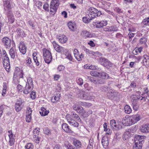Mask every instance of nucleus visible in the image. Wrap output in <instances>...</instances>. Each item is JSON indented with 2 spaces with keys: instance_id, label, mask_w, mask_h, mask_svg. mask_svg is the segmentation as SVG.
<instances>
[{
  "instance_id": "1",
  "label": "nucleus",
  "mask_w": 149,
  "mask_h": 149,
  "mask_svg": "<svg viewBox=\"0 0 149 149\" xmlns=\"http://www.w3.org/2000/svg\"><path fill=\"white\" fill-rule=\"evenodd\" d=\"M66 118L70 124L74 127H77L79 126V124L74 120V119L80 122L82 121L79 116L74 112H71L70 114H67Z\"/></svg>"
},
{
  "instance_id": "2",
  "label": "nucleus",
  "mask_w": 149,
  "mask_h": 149,
  "mask_svg": "<svg viewBox=\"0 0 149 149\" xmlns=\"http://www.w3.org/2000/svg\"><path fill=\"white\" fill-rule=\"evenodd\" d=\"M87 13L88 16L91 19H94L97 16H100L102 14L101 11L98 10L95 8L91 7L89 8Z\"/></svg>"
},
{
  "instance_id": "3",
  "label": "nucleus",
  "mask_w": 149,
  "mask_h": 149,
  "mask_svg": "<svg viewBox=\"0 0 149 149\" xmlns=\"http://www.w3.org/2000/svg\"><path fill=\"white\" fill-rule=\"evenodd\" d=\"M59 4L58 0H52L51 1L50 6L51 14L53 15L55 14Z\"/></svg>"
},
{
  "instance_id": "4",
  "label": "nucleus",
  "mask_w": 149,
  "mask_h": 149,
  "mask_svg": "<svg viewBox=\"0 0 149 149\" xmlns=\"http://www.w3.org/2000/svg\"><path fill=\"white\" fill-rule=\"evenodd\" d=\"M43 56L45 62L49 63L52 60V56L50 52L46 49H43Z\"/></svg>"
},
{
  "instance_id": "5",
  "label": "nucleus",
  "mask_w": 149,
  "mask_h": 149,
  "mask_svg": "<svg viewBox=\"0 0 149 149\" xmlns=\"http://www.w3.org/2000/svg\"><path fill=\"white\" fill-rule=\"evenodd\" d=\"M107 24V21L106 20L101 21H96L93 23V25L95 26L97 28H100L104 26H105Z\"/></svg>"
},
{
  "instance_id": "6",
  "label": "nucleus",
  "mask_w": 149,
  "mask_h": 149,
  "mask_svg": "<svg viewBox=\"0 0 149 149\" xmlns=\"http://www.w3.org/2000/svg\"><path fill=\"white\" fill-rule=\"evenodd\" d=\"M24 102L22 100L20 99L17 101L15 105V109L16 111L18 112L22 109L24 107Z\"/></svg>"
},
{
  "instance_id": "7",
  "label": "nucleus",
  "mask_w": 149,
  "mask_h": 149,
  "mask_svg": "<svg viewBox=\"0 0 149 149\" xmlns=\"http://www.w3.org/2000/svg\"><path fill=\"white\" fill-rule=\"evenodd\" d=\"M99 61L102 65L105 67L111 65V63L104 58L101 57L99 58Z\"/></svg>"
},
{
  "instance_id": "8",
  "label": "nucleus",
  "mask_w": 149,
  "mask_h": 149,
  "mask_svg": "<svg viewBox=\"0 0 149 149\" xmlns=\"http://www.w3.org/2000/svg\"><path fill=\"white\" fill-rule=\"evenodd\" d=\"M3 44L6 48L10 49L11 47V40L8 37H4L2 39Z\"/></svg>"
},
{
  "instance_id": "9",
  "label": "nucleus",
  "mask_w": 149,
  "mask_h": 149,
  "mask_svg": "<svg viewBox=\"0 0 149 149\" xmlns=\"http://www.w3.org/2000/svg\"><path fill=\"white\" fill-rule=\"evenodd\" d=\"M130 117V120L131 121L132 124L136 123L140 120V115L138 114L132 115Z\"/></svg>"
},
{
  "instance_id": "10",
  "label": "nucleus",
  "mask_w": 149,
  "mask_h": 149,
  "mask_svg": "<svg viewBox=\"0 0 149 149\" xmlns=\"http://www.w3.org/2000/svg\"><path fill=\"white\" fill-rule=\"evenodd\" d=\"M144 136L137 135L134 137V142L135 143L139 144L142 145L144 141Z\"/></svg>"
},
{
  "instance_id": "11",
  "label": "nucleus",
  "mask_w": 149,
  "mask_h": 149,
  "mask_svg": "<svg viewBox=\"0 0 149 149\" xmlns=\"http://www.w3.org/2000/svg\"><path fill=\"white\" fill-rule=\"evenodd\" d=\"M4 9L7 13L12 12L10 3L9 1H5L4 2Z\"/></svg>"
},
{
  "instance_id": "12",
  "label": "nucleus",
  "mask_w": 149,
  "mask_h": 149,
  "mask_svg": "<svg viewBox=\"0 0 149 149\" xmlns=\"http://www.w3.org/2000/svg\"><path fill=\"white\" fill-rule=\"evenodd\" d=\"M26 47L24 43L22 41L19 43V49L20 52L23 54H24L26 52Z\"/></svg>"
},
{
  "instance_id": "13",
  "label": "nucleus",
  "mask_w": 149,
  "mask_h": 149,
  "mask_svg": "<svg viewBox=\"0 0 149 149\" xmlns=\"http://www.w3.org/2000/svg\"><path fill=\"white\" fill-rule=\"evenodd\" d=\"M122 123L125 126H130L132 125V123L130 119V117L125 116L123 118L122 120Z\"/></svg>"
},
{
  "instance_id": "14",
  "label": "nucleus",
  "mask_w": 149,
  "mask_h": 149,
  "mask_svg": "<svg viewBox=\"0 0 149 149\" xmlns=\"http://www.w3.org/2000/svg\"><path fill=\"white\" fill-rule=\"evenodd\" d=\"M56 38L59 41L62 43H65L67 41V37L64 35H57Z\"/></svg>"
},
{
  "instance_id": "15",
  "label": "nucleus",
  "mask_w": 149,
  "mask_h": 149,
  "mask_svg": "<svg viewBox=\"0 0 149 149\" xmlns=\"http://www.w3.org/2000/svg\"><path fill=\"white\" fill-rule=\"evenodd\" d=\"M87 79L89 80L91 82H93V83L95 84H102L103 83V81H102L101 79H95L93 77H87Z\"/></svg>"
},
{
  "instance_id": "16",
  "label": "nucleus",
  "mask_w": 149,
  "mask_h": 149,
  "mask_svg": "<svg viewBox=\"0 0 149 149\" xmlns=\"http://www.w3.org/2000/svg\"><path fill=\"white\" fill-rule=\"evenodd\" d=\"M6 13L8 19V22L10 24L13 23L15 21V19L12 12H8Z\"/></svg>"
},
{
  "instance_id": "17",
  "label": "nucleus",
  "mask_w": 149,
  "mask_h": 149,
  "mask_svg": "<svg viewBox=\"0 0 149 149\" xmlns=\"http://www.w3.org/2000/svg\"><path fill=\"white\" fill-rule=\"evenodd\" d=\"M102 143L103 147L106 148L109 144L108 138L107 136H103L102 139Z\"/></svg>"
},
{
  "instance_id": "18",
  "label": "nucleus",
  "mask_w": 149,
  "mask_h": 149,
  "mask_svg": "<svg viewBox=\"0 0 149 149\" xmlns=\"http://www.w3.org/2000/svg\"><path fill=\"white\" fill-rule=\"evenodd\" d=\"M110 125L111 128L113 130H117L119 129V126L117 125L115 120H110Z\"/></svg>"
},
{
  "instance_id": "19",
  "label": "nucleus",
  "mask_w": 149,
  "mask_h": 149,
  "mask_svg": "<svg viewBox=\"0 0 149 149\" xmlns=\"http://www.w3.org/2000/svg\"><path fill=\"white\" fill-rule=\"evenodd\" d=\"M116 95V93L113 90H109L107 93L108 98L111 100L113 99Z\"/></svg>"
},
{
  "instance_id": "20",
  "label": "nucleus",
  "mask_w": 149,
  "mask_h": 149,
  "mask_svg": "<svg viewBox=\"0 0 149 149\" xmlns=\"http://www.w3.org/2000/svg\"><path fill=\"white\" fill-rule=\"evenodd\" d=\"M33 86H32L31 84L30 86L27 84H26L25 88L23 91V93L25 94H28L32 90Z\"/></svg>"
},
{
  "instance_id": "21",
  "label": "nucleus",
  "mask_w": 149,
  "mask_h": 149,
  "mask_svg": "<svg viewBox=\"0 0 149 149\" xmlns=\"http://www.w3.org/2000/svg\"><path fill=\"white\" fill-rule=\"evenodd\" d=\"M60 93L58 92L56 95H54L51 98V101L53 103H55L59 100L60 97Z\"/></svg>"
},
{
  "instance_id": "22",
  "label": "nucleus",
  "mask_w": 149,
  "mask_h": 149,
  "mask_svg": "<svg viewBox=\"0 0 149 149\" xmlns=\"http://www.w3.org/2000/svg\"><path fill=\"white\" fill-rule=\"evenodd\" d=\"M81 98L84 100H88L92 98V96L87 93L82 92L81 94Z\"/></svg>"
},
{
  "instance_id": "23",
  "label": "nucleus",
  "mask_w": 149,
  "mask_h": 149,
  "mask_svg": "<svg viewBox=\"0 0 149 149\" xmlns=\"http://www.w3.org/2000/svg\"><path fill=\"white\" fill-rule=\"evenodd\" d=\"M80 105V104L76 103L73 106V109L79 113V112H80L83 109V108L81 107Z\"/></svg>"
},
{
  "instance_id": "24",
  "label": "nucleus",
  "mask_w": 149,
  "mask_h": 149,
  "mask_svg": "<svg viewBox=\"0 0 149 149\" xmlns=\"http://www.w3.org/2000/svg\"><path fill=\"white\" fill-rule=\"evenodd\" d=\"M62 127L63 130L67 133H72V131L70 128L69 127L68 124L66 123H63L62 124Z\"/></svg>"
},
{
  "instance_id": "25",
  "label": "nucleus",
  "mask_w": 149,
  "mask_h": 149,
  "mask_svg": "<svg viewBox=\"0 0 149 149\" xmlns=\"http://www.w3.org/2000/svg\"><path fill=\"white\" fill-rule=\"evenodd\" d=\"M142 132L144 133H148L149 132V125H145L142 126L141 128Z\"/></svg>"
},
{
  "instance_id": "26",
  "label": "nucleus",
  "mask_w": 149,
  "mask_h": 149,
  "mask_svg": "<svg viewBox=\"0 0 149 149\" xmlns=\"http://www.w3.org/2000/svg\"><path fill=\"white\" fill-rule=\"evenodd\" d=\"M40 114L42 116H44L47 115L49 113V111L44 107H42L40 111Z\"/></svg>"
},
{
  "instance_id": "27",
  "label": "nucleus",
  "mask_w": 149,
  "mask_h": 149,
  "mask_svg": "<svg viewBox=\"0 0 149 149\" xmlns=\"http://www.w3.org/2000/svg\"><path fill=\"white\" fill-rule=\"evenodd\" d=\"M109 77L108 74L105 72H100L99 76L98 77H100L103 79H107Z\"/></svg>"
},
{
  "instance_id": "28",
  "label": "nucleus",
  "mask_w": 149,
  "mask_h": 149,
  "mask_svg": "<svg viewBox=\"0 0 149 149\" xmlns=\"http://www.w3.org/2000/svg\"><path fill=\"white\" fill-rule=\"evenodd\" d=\"M3 65L4 67L6 70L10 68V63L9 60H3Z\"/></svg>"
},
{
  "instance_id": "29",
  "label": "nucleus",
  "mask_w": 149,
  "mask_h": 149,
  "mask_svg": "<svg viewBox=\"0 0 149 149\" xmlns=\"http://www.w3.org/2000/svg\"><path fill=\"white\" fill-rule=\"evenodd\" d=\"M73 144L76 148H81L82 146L81 142L79 141L76 139L74 140Z\"/></svg>"
},
{
  "instance_id": "30",
  "label": "nucleus",
  "mask_w": 149,
  "mask_h": 149,
  "mask_svg": "<svg viewBox=\"0 0 149 149\" xmlns=\"http://www.w3.org/2000/svg\"><path fill=\"white\" fill-rule=\"evenodd\" d=\"M16 31L19 36H23L25 35V33H24V31L20 28H18L17 29Z\"/></svg>"
},
{
  "instance_id": "31",
  "label": "nucleus",
  "mask_w": 149,
  "mask_h": 149,
  "mask_svg": "<svg viewBox=\"0 0 149 149\" xmlns=\"http://www.w3.org/2000/svg\"><path fill=\"white\" fill-rule=\"evenodd\" d=\"M125 112L127 114L130 113L132 111V110L130 106L128 105L125 106L124 107Z\"/></svg>"
},
{
  "instance_id": "32",
  "label": "nucleus",
  "mask_w": 149,
  "mask_h": 149,
  "mask_svg": "<svg viewBox=\"0 0 149 149\" xmlns=\"http://www.w3.org/2000/svg\"><path fill=\"white\" fill-rule=\"evenodd\" d=\"M143 63H145L146 65L147 63H149V56L147 55H144L143 56Z\"/></svg>"
},
{
  "instance_id": "33",
  "label": "nucleus",
  "mask_w": 149,
  "mask_h": 149,
  "mask_svg": "<svg viewBox=\"0 0 149 149\" xmlns=\"http://www.w3.org/2000/svg\"><path fill=\"white\" fill-rule=\"evenodd\" d=\"M9 54L11 57L12 58H14L15 56V51L13 47L11 48L10 50Z\"/></svg>"
},
{
  "instance_id": "34",
  "label": "nucleus",
  "mask_w": 149,
  "mask_h": 149,
  "mask_svg": "<svg viewBox=\"0 0 149 149\" xmlns=\"http://www.w3.org/2000/svg\"><path fill=\"white\" fill-rule=\"evenodd\" d=\"M63 47L60 46L58 45H56V46L54 47L55 50L58 52L62 53V50Z\"/></svg>"
},
{
  "instance_id": "35",
  "label": "nucleus",
  "mask_w": 149,
  "mask_h": 149,
  "mask_svg": "<svg viewBox=\"0 0 149 149\" xmlns=\"http://www.w3.org/2000/svg\"><path fill=\"white\" fill-rule=\"evenodd\" d=\"M68 26L69 29L72 31H73L74 29V24L72 22H69L67 24Z\"/></svg>"
},
{
  "instance_id": "36",
  "label": "nucleus",
  "mask_w": 149,
  "mask_h": 149,
  "mask_svg": "<svg viewBox=\"0 0 149 149\" xmlns=\"http://www.w3.org/2000/svg\"><path fill=\"white\" fill-rule=\"evenodd\" d=\"M82 33L84 35V36L87 38L91 37H92V35L90 33V32L86 31H83Z\"/></svg>"
},
{
  "instance_id": "37",
  "label": "nucleus",
  "mask_w": 149,
  "mask_h": 149,
  "mask_svg": "<svg viewBox=\"0 0 149 149\" xmlns=\"http://www.w3.org/2000/svg\"><path fill=\"white\" fill-rule=\"evenodd\" d=\"M80 104L86 107H90L91 105V103L85 102H80Z\"/></svg>"
},
{
  "instance_id": "38",
  "label": "nucleus",
  "mask_w": 149,
  "mask_h": 149,
  "mask_svg": "<svg viewBox=\"0 0 149 149\" xmlns=\"http://www.w3.org/2000/svg\"><path fill=\"white\" fill-rule=\"evenodd\" d=\"M99 73L100 72L96 71H91L90 72V74L93 76L98 77V76H99Z\"/></svg>"
},
{
  "instance_id": "39",
  "label": "nucleus",
  "mask_w": 149,
  "mask_h": 149,
  "mask_svg": "<svg viewBox=\"0 0 149 149\" xmlns=\"http://www.w3.org/2000/svg\"><path fill=\"white\" fill-rule=\"evenodd\" d=\"M93 143L92 140H89V143L87 147V149H93Z\"/></svg>"
},
{
  "instance_id": "40",
  "label": "nucleus",
  "mask_w": 149,
  "mask_h": 149,
  "mask_svg": "<svg viewBox=\"0 0 149 149\" xmlns=\"http://www.w3.org/2000/svg\"><path fill=\"white\" fill-rule=\"evenodd\" d=\"M39 131L37 130V129H35L33 131V137H37L38 136V133Z\"/></svg>"
},
{
  "instance_id": "41",
  "label": "nucleus",
  "mask_w": 149,
  "mask_h": 149,
  "mask_svg": "<svg viewBox=\"0 0 149 149\" xmlns=\"http://www.w3.org/2000/svg\"><path fill=\"white\" fill-rule=\"evenodd\" d=\"M26 84H27L28 85H29L30 86L31 85H32V86H33V80L32 78L31 77H28L27 79V82Z\"/></svg>"
},
{
  "instance_id": "42",
  "label": "nucleus",
  "mask_w": 149,
  "mask_h": 149,
  "mask_svg": "<svg viewBox=\"0 0 149 149\" xmlns=\"http://www.w3.org/2000/svg\"><path fill=\"white\" fill-rule=\"evenodd\" d=\"M133 97L134 99H136L137 100H142L143 99L144 100V101H146V98L145 97H143L139 95H134Z\"/></svg>"
},
{
  "instance_id": "43",
  "label": "nucleus",
  "mask_w": 149,
  "mask_h": 149,
  "mask_svg": "<svg viewBox=\"0 0 149 149\" xmlns=\"http://www.w3.org/2000/svg\"><path fill=\"white\" fill-rule=\"evenodd\" d=\"M79 113L84 118L87 117L86 112L84 109L80 112H79Z\"/></svg>"
},
{
  "instance_id": "44",
  "label": "nucleus",
  "mask_w": 149,
  "mask_h": 149,
  "mask_svg": "<svg viewBox=\"0 0 149 149\" xmlns=\"http://www.w3.org/2000/svg\"><path fill=\"white\" fill-rule=\"evenodd\" d=\"M91 20L90 19V18L89 17L88 18L87 17H84L82 18L83 21L86 23H89Z\"/></svg>"
},
{
  "instance_id": "45",
  "label": "nucleus",
  "mask_w": 149,
  "mask_h": 149,
  "mask_svg": "<svg viewBox=\"0 0 149 149\" xmlns=\"http://www.w3.org/2000/svg\"><path fill=\"white\" fill-rule=\"evenodd\" d=\"M124 134L126 135L127 136H128L129 137H131L132 135L131 133V130L130 129H127L126 130Z\"/></svg>"
},
{
  "instance_id": "46",
  "label": "nucleus",
  "mask_w": 149,
  "mask_h": 149,
  "mask_svg": "<svg viewBox=\"0 0 149 149\" xmlns=\"http://www.w3.org/2000/svg\"><path fill=\"white\" fill-rule=\"evenodd\" d=\"M33 145L31 143H27L25 146L26 149H33Z\"/></svg>"
},
{
  "instance_id": "47",
  "label": "nucleus",
  "mask_w": 149,
  "mask_h": 149,
  "mask_svg": "<svg viewBox=\"0 0 149 149\" xmlns=\"http://www.w3.org/2000/svg\"><path fill=\"white\" fill-rule=\"evenodd\" d=\"M147 39L145 38H142L140 40V43L141 44H145L147 42Z\"/></svg>"
},
{
  "instance_id": "48",
  "label": "nucleus",
  "mask_w": 149,
  "mask_h": 149,
  "mask_svg": "<svg viewBox=\"0 0 149 149\" xmlns=\"http://www.w3.org/2000/svg\"><path fill=\"white\" fill-rule=\"evenodd\" d=\"M142 145L139 144L135 143V144L133 146V149H141Z\"/></svg>"
},
{
  "instance_id": "49",
  "label": "nucleus",
  "mask_w": 149,
  "mask_h": 149,
  "mask_svg": "<svg viewBox=\"0 0 149 149\" xmlns=\"http://www.w3.org/2000/svg\"><path fill=\"white\" fill-rule=\"evenodd\" d=\"M28 24L30 26H31L33 29H34L35 27V23L31 20H30L28 22Z\"/></svg>"
},
{
  "instance_id": "50",
  "label": "nucleus",
  "mask_w": 149,
  "mask_h": 149,
  "mask_svg": "<svg viewBox=\"0 0 149 149\" xmlns=\"http://www.w3.org/2000/svg\"><path fill=\"white\" fill-rule=\"evenodd\" d=\"M34 53H33V60H34V62L36 63V65L37 66H38L40 64L39 62L38 61L37 57L34 55Z\"/></svg>"
},
{
  "instance_id": "51",
  "label": "nucleus",
  "mask_w": 149,
  "mask_h": 149,
  "mask_svg": "<svg viewBox=\"0 0 149 149\" xmlns=\"http://www.w3.org/2000/svg\"><path fill=\"white\" fill-rule=\"evenodd\" d=\"M135 34V33H133L131 32H130L128 34L129 36V39L130 41H131L132 40V38L133 37Z\"/></svg>"
},
{
  "instance_id": "52",
  "label": "nucleus",
  "mask_w": 149,
  "mask_h": 149,
  "mask_svg": "<svg viewBox=\"0 0 149 149\" xmlns=\"http://www.w3.org/2000/svg\"><path fill=\"white\" fill-rule=\"evenodd\" d=\"M35 4L36 6L39 9H40L41 8L42 6L41 2L40 1H37L36 2Z\"/></svg>"
},
{
  "instance_id": "53",
  "label": "nucleus",
  "mask_w": 149,
  "mask_h": 149,
  "mask_svg": "<svg viewBox=\"0 0 149 149\" xmlns=\"http://www.w3.org/2000/svg\"><path fill=\"white\" fill-rule=\"evenodd\" d=\"M36 92L34 91H33L30 94V97L32 99H35L36 97Z\"/></svg>"
},
{
  "instance_id": "54",
  "label": "nucleus",
  "mask_w": 149,
  "mask_h": 149,
  "mask_svg": "<svg viewBox=\"0 0 149 149\" xmlns=\"http://www.w3.org/2000/svg\"><path fill=\"white\" fill-rule=\"evenodd\" d=\"M132 106L133 109L135 111H137L139 108L138 104H132Z\"/></svg>"
},
{
  "instance_id": "55",
  "label": "nucleus",
  "mask_w": 149,
  "mask_h": 149,
  "mask_svg": "<svg viewBox=\"0 0 149 149\" xmlns=\"http://www.w3.org/2000/svg\"><path fill=\"white\" fill-rule=\"evenodd\" d=\"M110 28L111 32L116 31L118 30V28L116 26H111Z\"/></svg>"
},
{
  "instance_id": "56",
  "label": "nucleus",
  "mask_w": 149,
  "mask_h": 149,
  "mask_svg": "<svg viewBox=\"0 0 149 149\" xmlns=\"http://www.w3.org/2000/svg\"><path fill=\"white\" fill-rule=\"evenodd\" d=\"M31 115L28 114L26 116V121L27 122L29 123L31 120Z\"/></svg>"
},
{
  "instance_id": "57",
  "label": "nucleus",
  "mask_w": 149,
  "mask_h": 149,
  "mask_svg": "<svg viewBox=\"0 0 149 149\" xmlns=\"http://www.w3.org/2000/svg\"><path fill=\"white\" fill-rule=\"evenodd\" d=\"M77 83L79 85H81L83 84V80L81 78H79L77 81Z\"/></svg>"
},
{
  "instance_id": "58",
  "label": "nucleus",
  "mask_w": 149,
  "mask_h": 149,
  "mask_svg": "<svg viewBox=\"0 0 149 149\" xmlns=\"http://www.w3.org/2000/svg\"><path fill=\"white\" fill-rule=\"evenodd\" d=\"M66 58L68 59L70 61H72V60L73 58L70 53H68L65 55Z\"/></svg>"
},
{
  "instance_id": "59",
  "label": "nucleus",
  "mask_w": 149,
  "mask_h": 149,
  "mask_svg": "<svg viewBox=\"0 0 149 149\" xmlns=\"http://www.w3.org/2000/svg\"><path fill=\"white\" fill-rule=\"evenodd\" d=\"M79 52L77 49H75L74 50V54L76 58H77V56H78Z\"/></svg>"
},
{
  "instance_id": "60",
  "label": "nucleus",
  "mask_w": 149,
  "mask_h": 149,
  "mask_svg": "<svg viewBox=\"0 0 149 149\" xmlns=\"http://www.w3.org/2000/svg\"><path fill=\"white\" fill-rule=\"evenodd\" d=\"M64 54H65V55L67 54L68 53H69L68 52V49L65 48L63 47V50H62V53Z\"/></svg>"
},
{
  "instance_id": "61",
  "label": "nucleus",
  "mask_w": 149,
  "mask_h": 149,
  "mask_svg": "<svg viewBox=\"0 0 149 149\" xmlns=\"http://www.w3.org/2000/svg\"><path fill=\"white\" fill-rule=\"evenodd\" d=\"M49 5L47 3H45L43 5V8L46 11H49L48 9Z\"/></svg>"
},
{
  "instance_id": "62",
  "label": "nucleus",
  "mask_w": 149,
  "mask_h": 149,
  "mask_svg": "<svg viewBox=\"0 0 149 149\" xmlns=\"http://www.w3.org/2000/svg\"><path fill=\"white\" fill-rule=\"evenodd\" d=\"M65 68V67L62 65H60L59 66L57 69L59 71H62L64 70Z\"/></svg>"
},
{
  "instance_id": "63",
  "label": "nucleus",
  "mask_w": 149,
  "mask_h": 149,
  "mask_svg": "<svg viewBox=\"0 0 149 149\" xmlns=\"http://www.w3.org/2000/svg\"><path fill=\"white\" fill-rule=\"evenodd\" d=\"M84 54H81L80 55H79L77 56V58H76L78 61H80L81 60V58L84 57Z\"/></svg>"
},
{
  "instance_id": "64",
  "label": "nucleus",
  "mask_w": 149,
  "mask_h": 149,
  "mask_svg": "<svg viewBox=\"0 0 149 149\" xmlns=\"http://www.w3.org/2000/svg\"><path fill=\"white\" fill-rule=\"evenodd\" d=\"M18 91L20 92H22L23 91V87L20 84H18L17 86Z\"/></svg>"
}]
</instances>
